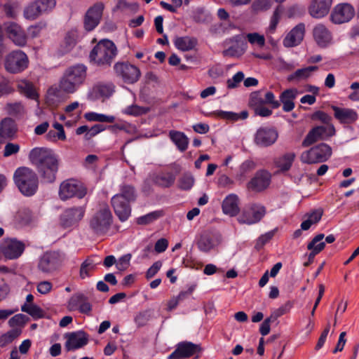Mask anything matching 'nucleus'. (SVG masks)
I'll list each match as a JSON object with an SVG mask.
<instances>
[{"label":"nucleus","instance_id":"nucleus-60","mask_svg":"<svg viewBox=\"0 0 359 359\" xmlns=\"http://www.w3.org/2000/svg\"><path fill=\"white\" fill-rule=\"evenodd\" d=\"M20 151V145L15 143L8 142L5 145L4 150V156L8 157L16 154Z\"/></svg>","mask_w":359,"mask_h":359},{"label":"nucleus","instance_id":"nucleus-41","mask_svg":"<svg viewBox=\"0 0 359 359\" xmlns=\"http://www.w3.org/2000/svg\"><path fill=\"white\" fill-rule=\"evenodd\" d=\"M96 264L90 258H87L81 265L79 276L81 279H85L90 276L89 272L95 269Z\"/></svg>","mask_w":359,"mask_h":359},{"label":"nucleus","instance_id":"nucleus-26","mask_svg":"<svg viewBox=\"0 0 359 359\" xmlns=\"http://www.w3.org/2000/svg\"><path fill=\"white\" fill-rule=\"evenodd\" d=\"M334 111V116L341 123L351 124L358 119V114L355 111L348 108H341L332 106Z\"/></svg>","mask_w":359,"mask_h":359},{"label":"nucleus","instance_id":"nucleus-35","mask_svg":"<svg viewBox=\"0 0 359 359\" xmlns=\"http://www.w3.org/2000/svg\"><path fill=\"white\" fill-rule=\"evenodd\" d=\"M169 136L181 151L187 149L189 140L183 133L171 130L169 133Z\"/></svg>","mask_w":359,"mask_h":359},{"label":"nucleus","instance_id":"nucleus-61","mask_svg":"<svg viewBox=\"0 0 359 359\" xmlns=\"http://www.w3.org/2000/svg\"><path fill=\"white\" fill-rule=\"evenodd\" d=\"M97 89L101 95L107 97L114 91V86L112 83L100 84Z\"/></svg>","mask_w":359,"mask_h":359},{"label":"nucleus","instance_id":"nucleus-17","mask_svg":"<svg viewBox=\"0 0 359 359\" xmlns=\"http://www.w3.org/2000/svg\"><path fill=\"white\" fill-rule=\"evenodd\" d=\"M265 214L264 206L255 205L244 210L238 220L241 224H252L259 222Z\"/></svg>","mask_w":359,"mask_h":359},{"label":"nucleus","instance_id":"nucleus-55","mask_svg":"<svg viewBox=\"0 0 359 359\" xmlns=\"http://www.w3.org/2000/svg\"><path fill=\"white\" fill-rule=\"evenodd\" d=\"M245 48L236 46H231L229 48L223 50L222 54L224 57H239L244 53Z\"/></svg>","mask_w":359,"mask_h":359},{"label":"nucleus","instance_id":"nucleus-21","mask_svg":"<svg viewBox=\"0 0 359 359\" xmlns=\"http://www.w3.org/2000/svg\"><path fill=\"white\" fill-rule=\"evenodd\" d=\"M332 0H311L309 7V14L314 18H321L330 11Z\"/></svg>","mask_w":359,"mask_h":359},{"label":"nucleus","instance_id":"nucleus-9","mask_svg":"<svg viewBox=\"0 0 359 359\" xmlns=\"http://www.w3.org/2000/svg\"><path fill=\"white\" fill-rule=\"evenodd\" d=\"M86 194V188L72 179L64 181L60 186L59 195L63 201L74 196L82 198Z\"/></svg>","mask_w":359,"mask_h":359},{"label":"nucleus","instance_id":"nucleus-38","mask_svg":"<svg viewBox=\"0 0 359 359\" xmlns=\"http://www.w3.org/2000/svg\"><path fill=\"white\" fill-rule=\"evenodd\" d=\"M32 211L27 208H20L15 215V221L20 225H27L33 220Z\"/></svg>","mask_w":359,"mask_h":359},{"label":"nucleus","instance_id":"nucleus-45","mask_svg":"<svg viewBox=\"0 0 359 359\" xmlns=\"http://www.w3.org/2000/svg\"><path fill=\"white\" fill-rule=\"evenodd\" d=\"M21 310L26 312L34 318H41L43 316L42 309L34 304H25L22 306Z\"/></svg>","mask_w":359,"mask_h":359},{"label":"nucleus","instance_id":"nucleus-58","mask_svg":"<svg viewBox=\"0 0 359 359\" xmlns=\"http://www.w3.org/2000/svg\"><path fill=\"white\" fill-rule=\"evenodd\" d=\"M161 214L158 212H150L144 216L140 217L137 219L138 224H147L154 221L160 217Z\"/></svg>","mask_w":359,"mask_h":359},{"label":"nucleus","instance_id":"nucleus-31","mask_svg":"<svg viewBox=\"0 0 359 359\" xmlns=\"http://www.w3.org/2000/svg\"><path fill=\"white\" fill-rule=\"evenodd\" d=\"M297 94L296 89H287L283 91L280 99L283 103V109L285 111H290L294 107L293 100L295 99Z\"/></svg>","mask_w":359,"mask_h":359},{"label":"nucleus","instance_id":"nucleus-11","mask_svg":"<svg viewBox=\"0 0 359 359\" xmlns=\"http://www.w3.org/2000/svg\"><path fill=\"white\" fill-rule=\"evenodd\" d=\"M104 8L103 3L97 2L87 11L83 20L84 29L86 31L90 32L98 25L103 14Z\"/></svg>","mask_w":359,"mask_h":359},{"label":"nucleus","instance_id":"nucleus-29","mask_svg":"<svg viewBox=\"0 0 359 359\" xmlns=\"http://www.w3.org/2000/svg\"><path fill=\"white\" fill-rule=\"evenodd\" d=\"M222 210L224 214L231 217L236 216L240 210L238 196L235 194L226 196L222 203Z\"/></svg>","mask_w":359,"mask_h":359},{"label":"nucleus","instance_id":"nucleus-50","mask_svg":"<svg viewBox=\"0 0 359 359\" xmlns=\"http://www.w3.org/2000/svg\"><path fill=\"white\" fill-rule=\"evenodd\" d=\"M272 6V0H255L252 5V9L256 11H265L269 10Z\"/></svg>","mask_w":359,"mask_h":359},{"label":"nucleus","instance_id":"nucleus-15","mask_svg":"<svg viewBox=\"0 0 359 359\" xmlns=\"http://www.w3.org/2000/svg\"><path fill=\"white\" fill-rule=\"evenodd\" d=\"M85 212V208L83 206L66 209L61 215L62 226L67 228L78 224L83 217Z\"/></svg>","mask_w":359,"mask_h":359},{"label":"nucleus","instance_id":"nucleus-46","mask_svg":"<svg viewBox=\"0 0 359 359\" xmlns=\"http://www.w3.org/2000/svg\"><path fill=\"white\" fill-rule=\"evenodd\" d=\"M151 318V311L149 310L144 311L137 313L134 320L137 326V327H142L145 326Z\"/></svg>","mask_w":359,"mask_h":359},{"label":"nucleus","instance_id":"nucleus-20","mask_svg":"<svg viewBox=\"0 0 359 359\" xmlns=\"http://www.w3.org/2000/svg\"><path fill=\"white\" fill-rule=\"evenodd\" d=\"M278 138V133L268 128H260L255 135V142L259 147H269Z\"/></svg>","mask_w":359,"mask_h":359},{"label":"nucleus","instance_id":"nucleus-40","mask_svg":"<svg viewBox=\"0 0 359 359\" xmlns=\"http://www.w3.org/2000/svg\"><path fill=\"white\" fill-rule=\"evenodd\" d=\"M84 117L89 121H98L111 123L115 121V117L113 116H107L102 114L95 112H88L84 114Z\"/></svg>","mask_w":359,"mask_h":359},{"label":"nucleus","instance_id":"nucleus-30","mask_svg":"<svg viewBox=\"0 0 359 359\" xmlns=\"http://www.w3.org/2000/svg\"><path fill=\"white\" fill-rule=\"evenodd\" d=\"M318 69L317 66H310L296 70L294 73L287 76V81L298 83L308 79L313 72Z\"/></svg>","mask_w":359,"mask_h":359},{"label":"nucleus","instance_id":"nucleus-52","mask_svg":"<svg viewBox=\"0 0 359 359\" xmlns=\"http://www.w3.org/2000/svg\"><path fill=\"white\" fill-rule=\"evenodd\" d=\"M264 99H262L260 92L255 91L250 94V100H249V106L252 109H255L261 105H264Z\"/></svg>","mask_w":359,"mask_h":359},{"label":"nucleus","instance_id":"nucleus-4","mask_svg":"<svg viewBox=\"0 0 359 359\" xmlns=\"http://www.w3.org/2000/svg\"><path fill=\"white\" fill-rule=\"evenodd\" d=\"M116 55L114 43L109 40H102L91 50L90 58L98 66L110 65Z\"/></svg>","mask_w":359,"mask_h":359},{"label":"nucleus","instance_id":"nucleus-32","mask_svg":"<svg viewBox=\"0 0 359 359\" xmlns=\"http://www.w3.org/2000/svg\"><path fill=\"white\" fill-rule=\"evenodd\" d=\"M218 245L217 241L208 233H203L201 236L197 245L199 250L204 252H208Z\"/></svg>","mask_w":359,"mask_h":359},{"label":"nucleus","instance_id":"nucleus-59","mask_svg":"<svg viewBox=\"0 0 359 359\" xmlns=\"http://www.w3.org/2000/svg\"><path fill=\"white\" fill-rule=\"evenodd\" d=\"M244 79V74L242 72H237L231 79L227 80V87L229 88H235Z\"/></svg>","mask_w":359,"mask_h":359},{"label":"nucleus","instance_id":"nucleus-36","mask_svg":"<svg viewBox=\"0 0 359 359\" xmlns=\"http://www.w3.org/2000/svg\"><path fill=\"white\" fill-rule=\"evenodd\" d=\"M175 45L177 49L182 51H188L193 49L196 45V40L189 36L177 37L175 39Z\"/></svg>","mask_w":359,"mask_h":359},{"label":"nucleus","instance_id":"nucleus-62","mask_svg":"<svg viewBox=\"0 0 359 359\" xmlns=\"http://www.w3.org/2000/svg\"><path fill=\"white\" fill-rule=\"evenodd\" d=\"M248 40L252 44L257 43L259 46H263L265 43V39L264 36L259 34L258 33H252L247 35Z\"/></svg>","mask_w":359,"mask_h":359},{"label":"nucleus","instance_id":"nucleus-22","mask_svg":"<svg viewBox=\"0 0 359 359\" xmlns=\"http://www.w3.org/2000/svg\"><path fill=\"white\" fill-rule=\"evenodd\" d=\"M111 203L114 210L115 214L118 216L120 220L126 221L130 215V202L121 199L120 196H114L111 198Z\"/></svg>","mask_w":359,"mask_h":359},{"label":"nucleus","instance_id":"nucleus-42","mask_svg":"<svg viewBox=\"0 0 359 359\" xmlns=\"http://www.w3.org/2000/svg\"><path fill=\"white\" fill-rule=\"evenodd\" d=\"M88 298L81 293H77L71 297L68 302V309L71 311L79 309Z\"/></svg>","mask_w":359,"mask_h":359},{"label":"nucleus","instance_id":"nucleus-48","mask_svg":"<svg viewBox=\"0 0 359 359\" xmlns=\"http://www.w3.org/2000/svg\"><path fill=\"white\" fill-rule=\"evenodd\" d=\"M283 11V8L281 6H278L275 11H273V15L271 19L270 25L269 27V31L271 33L274 32L280 18V15Z\"/></svg>","mask_w":359,"mask_h":359},{"label":"nucleus","instance_id":"nucleus-44","mask_svg":"<svg viewBox=\"0 0 359 359\" xmlns=\"http://www.w3.org/2000/svg\"><path fill=\"white\" fill-rule=\"evenodd\" d=\"M175 180V176L171 173L160 175L156 177L155 183L162 187L172 186Z\"/></svg>","mask_w":359,"mask_h":359},{"label":"nucleus","instance_id":"nucleus-39","mask_svg":"<svg viewBox=\"0 0 359 359\" xmlns=\"http://www.w3.org/2000/svg\"><path fill=\"white\" fill-rule=\"evenodd\" d=\"M324 237L325 236L323 233H319L314 236L307 245L308 250H313L316 254L323 251L325 248V243L322 241Z\"/></svg>","mask_w":359,"mask_h":359},{"label":"nucleus","instance_id":"nucleus-25","mask_svg":"<svg viewBox=\"0 0 359 359\" xmlns=\"http://www.w3.org/2000/svg\"><path fill=\"white\" fill-rule=\"evenodd\" d=\"M17 130V126L14 120L11 118H4L0 124V144H3L5 140L13 139Z\"/></svg>","mask_w":359,"mask_h":359},{"label":"nucleus","instance_id":"nucleus-1","mask_svg":"<svg viewBox=\"0 0 359 359\" xmlns=\"http://www.w3.org/2000/svg\"><path fill=\"white\" fill-rule=\"evenodd\" d=\"M29 159L45 182L55 181L59 168V159L53 150L43 147L34 148L30 151Z\"/></svg>","mask_w":359,"mask_h":359},{"label":"nucleus","instance_id":"nucleus-13","mask_svg":"<svg viewBox=\"0 0 359 359\" xmlns=\"http://www.w3.org/2000/svg\"><path fill=\"white\" fill-rule=\"evenodd\" d=\"M60 263V255L57 252H47L41 257L38 267L42 272L50 273L58 269Z\"/></svg>","mask_w":359,"mask_h":359},{"label":"nucleus","instance_id":"nucleus-8","mask_svg":"<svg viewBox=\"0 0 359 359\" xmlns=\"http://www.w3.org/2000/svg\"><path fill=\"white\" fill-rule=\"evenodd\" d=\"M335 133L333 125L316 126L308 133L302 142V146L307 147L318 141L327 140L334 135Z\"/></svg>","mask_w":359,"mask_h":359},{"label":"nucleus","instance_id":"nucleus-64","mask_svg":"<svg viewBox=\"0 0 359 359\" xmlns=\"http://www.w3.org/2000/svg\"><path fill=\"white\" fill-rule=\"evenodd\" d=\"M77 34L74 32H68L65 38L67 50H70L76 44Z\"/></svg>","mask_w":359,"mask_h":359},{"label":"nucleus","instance_id":"nucleus-47","mask_svg":"<svg viewBox=\"0 0 359 359\" xmlns=\"http://www.w3.org/2000/svg\"><path fill=\"white\" fill-rule=\"evenodd\" d=\"M194 184V178L189 173L184 174L179 179V187L184 190L190 189Z\"/></svg>","mask_w":359,"mask_h":359},{"label":"nucleus","instance_id":"nucleus-2","mask_svg":"<svg viewBox=\"0 0 359 359\" xmlns=\"http://www.w3.org/2000/svg\"><path fill=\"white\" fill-rule=\"evenodd\" d=\"M14 181L20 192L27 196L34 195L39 184L35 172L27 167L18 168L14 173Z\"/></svg>","mask_w":359,"mask_h":359},{"label":"nucleus","instance_id":"nucleus-10","mask_svg":"<svg viewBox=\"0 0 359 359\" xmlns=\"http://www.w3.org/2000/svg\"><path fill=\"white\" fill-rule=\"evenodd\" d=\"M115 73L118 76H121L123 81L127 83H134L137 82L140 76V69L127 62H117L114 66Z\"/></svg>","mask_w":359,"mask_h":359},{"label":"nucleus","instance_id":"nucleus-6","mask_svg":"<svg viewBox=\"0 0 359 359\" xmlns=\"http://www.w3.org/2000/svg\"><path fill=\"white\" fill-rule=\"evenodd\" d=\"M331 155V147L327 144L321 143L303 152L300 158L303 163L311 164L326 161Z\"/></svg>","mask_w":359,"mask_h":359},{"label":"nucleus","instance_id":"nucleus-49","mask_svg":"<svg viewBox=\"0 0 359 359\" xmlns=\"http://www.w3.org/2000/svg\"><path fill=\"white\" fill-rule=\"evenodd\" d=\"M218 114L223 118H226L228 120H232V121H236L239 118L245 119L248 116V113L245 110L243 111L240 114H236V113H233V112H228V111H220L218 113Z\"/></svg>","mask_w":359,"mask_h":359},{"label":"nucleus","instance_id":"nucleus-53","mask_svg":"<svg viewBox=\"0 0 359 359\" xmlns=\"http://www.w3.org/2000/svg\"><path fill=\"white\" fill-rule=\"evenodd\" d=\"M38 5L41 8L42 11L48 13L52 11L56 6L55 0H35Z\"/></svg>","mask_w":359,"mask_h":359},{"label":"nucleus","instance_id":"nucleus-24","mask_svg":"<svg viewBox=\"0 0 359 359\" xmlns=\"http://www.w3.org/2000/svg\"><path fill=\"white\" fill-rule=\"evenodd\" d=\"M305 33V25L299 23L295 26L285 36L283 44L285 47H293L297 46L304 39Z\"/></svg>","mask_w":359,"mask_h":359},{"label":"nucleus","instance_id":"nucleus-51","mask_svg":"<svg viewBox=\"0 0 359 359\" xmlns=\"http://www.w3.org/2000/svg\"><path fill=\"white\" fill-rule=\"evenodd\" d=\"M20 88L27 97L32 100L37 99L38 95L32 83L24 82L20 85Z\"/></svg>","mask_w":359,"mask_h":359},{"label":"nucleus","instance_id":"nucleus-23","mask_svg":"<svg viewBox=\"0 0 359 359\" xmlns=\"http://www.w3.org/2000/svg\"><path fill=\"white\" fill-rule=\"evenodd\" d=\"M271 175L265 170L258 171L255 176L249 182L248 187L255 191L265 189L270 184Z\"/></svg>","mask_w":359,"mask_h":359},{"label":"nucleus","instance_id":"nucleus-12","mask_svg":"<svg viewBox=\"0 0 359 359\" xmlns=\"http://www.w3.org/2000/svg\"><path fill=\"white\" fill-rule=\"evenodd\" d=\"M4 30L8 37L18 46H25L27 36L22 27L16 22H8L4 24Z\"/></svg>","mask_w":359,"mask_h":359},{"label":"nucleus","instance_id":"nucleus-54","mask_svg":"<svg viewBox=\"0 0 359 359\" xmlns=\"http://www.w3.org/2000/svg\"><path fill=\"white\" fill-rule=\"evenodd\" d=\"M149 108L141 107L137 105H131L126 107L123 112L128 115L139 116L149 111Z\"/></svg>","mask_w":359,"mask_h":359},{"label":"nucleus","instance_id":"nucleus-18","mask_svg":"<svg viewBox=\"0 0 359 359\" xmlns=\"http://www.w3.org/2000/svg\"><path fill=\"white\" fill-rule=\"evenodd\" d=\"M201 347L189 341L179 343L175 351L172 353L168 359H183L194 355L196 353L200 352Z\"/></svg>","mask_w":359,"mask_h":359},{"label":"nucleus","instance_id":"nucleus-33","mask_svg":"<svg viewBox=\"0 0 359 359\" xmlns=\"http://www.w3.org/2000/svg\"><path fill=\"white\" fill-rule=\"evenodd\" d=\"M44 14L36 1L29 4L23 11V16L29 20H34Z\"/></svg>","mask_w":359,"mask_h":359},{"label":"nucleus","instance_id":"nucleus-28","mask_svg":"<svg viewBox=\"0 0 359 359\" xmlns=\"http://www.w3.org/2000/svg\"><path fill=\"white\" fill-rule=\"evenodd\" d=\"M0 6L6 17L14 20L18 16L21 4L18 0H5Z\"/></svg>","mask_w":359,"mask_h":359},{"label":"nucleus","instance_id":"nucleus-37","mask_svg":"<svg viewBox=\"0 0 359 359\" xmlns=\"http://www.w3.org/2000/svg\"><path fill=\"white\" fill-rule=\"evenodd\" d=\"M294 158V153H287L278 158L275 163L281 170L286 171L290 168Z\"/></svg>","mask_w":359,"mask_h":359},{"label":"nucleus","instance_id":"nucleus-63","mask_svg":"<svg viewBox=\"0 0 359 359\" xmlns=\"http://www.w3.org/2000/svg\"><path fill=\"white\" fill-rule=\"evenodd\" d=\"M104 130V127L102 124H96L88 128V133L85 135V138L87 140H90L93 137L97 135L99 133L103 131Z\"/></svg>","mask_w":359,"mask_h":359},{"label":"nucleus","instance_id":"nucleus-5","mask_svg":"<svg viewBox=\"0 0 359 359\" xmlns=\"http://www.w3.org/2000/svg\"><path fill=\"white\" fill-rule=\"evenodd\" d=\"M112 223V215L108 205H104L90 220V227L97 234L105 233Z\"/></svg>","mask_w":359,"mask_h":359},{"label":"nucleus","instance_id":"nucleus-16","mask_svg":"<svg viewBox=\"0 0 359 359\" xmlns=\"http://www.w3.org/2000/svg\"><path fill=\"white\" fill-rule=\"evenodd\" d=\"M354 14V8L350 4H341L334 8L330 18L334 23L341 24L349 21Z\"/></svg>","mask_w":359,"mask_h":359},{"label":"nucleus","instance_id":"nucleus-57","mask_svg":"<svg viewBox=\"0 0 359 359\" xmlns=\"http://www.w3.org/2000/svg\"><path fill=\"white\" fill-rule=\"evenodd\" d=\"M291 307L292 304L290 302H287L284 306L275 310L269 317L274 322L278 319V317L287 313L291 309Z\"/></svg>","mask_w":359,"mask_h":359},{"label":"nucleus","instance_id":"nucleus-27","mask_svg":"<svg viewBox=\"0 0 359 359\" xmlns=\"http://www.w3.org/2000/svg\"><path fill=\"white\" fill-rule=\"evenodd\" d=\"M313 36L316 43L321 48L326 47L332 41V34L323 24L314 27Z\"/></svg>","mask_w":359,"mask_h":359},{"label":"nucleus","instance_id":"nucleus-19","mask_svg":"<svg viewBox=\"0 0 359 359\" xmlns=\"http://www.w3.org/2000/svg\"><path fill=\"white\" fill-rule=\"evenodd\" d=\"M65 347L67 351L80 348L88 344V336L83 331L67 333Z\"/></svg>","mask_w":359,"mask_h":359},{"label":"nucleus","instance_id":"nucleus-34","mask_svg":"<svg viewBox=\"0 0 359 359\" xmlns=\"http://www.w3.org/2000/svg\"><path fill=\"white\" fill-rule=\"evenodd\" d=\"M114 196H120L121 199L133 203L136 200L137 194L133 186L123 184L120 187V192Z\"/></svg>","mask_w":359,"mask_h":359},{"label":"nucleus","instance_id":"nucleus-3","mask_svg":"<svg viewBox=\"0 0 359 359\" xmlns=\"http://www.w3.org/2000/svg\"><path fill=\"white\" fill-rule=\"evenodd\" d=\"M86 76V68L78 65L69 67L60 82V88L67 93H73L83 83Z\"/></svg>","mask_w":359,"mask_h":359},{"label":"nucleus","instance_id":"nucleus-56","mask_svg":"<svg viewBox=\"0 0 359 359\" xmlns=\"http://www.w3.org/2000/svg\"><path fill=\"white\" fill-rule=\"evenodd\" d=\"M29 318L26 315L20 313L13 316L8 320V324L11 327H15L16 325H23L27 322Z\"/></svg>","mask_w":359,"mask_h":359},{"label":"nucleus","instance_id":"nucleus-43","mask_svg":"<svg viewBox=\"0 0 359 359\" xmlns=\"http://www.w3.org/2000/svg\"><path fill=\"white\" fill-rule=\"evenodd\" d=\"M20 334V330L13 329L2 334L0 337V346L4 347L6 345L11 343L15 339L19 337Z\"/></svg>","mask_w":359,"mask_h":359},{"label":"nucleus","instance_id":"nucleus-7","mask_svg":"<svg viewBox=\"0 0 359 359\" xmlns=\"http://www.w3.org/2000/svg\"><path fill=\"white\" fill-rule=\"evenodd\" d=\"M29 63L27 55L22 50H13L6 56L4 66L7 72L17 74L25 69Z\"/></svg>","mask_w":359,"mask_h":359},{"label":"nucleus","instance_id":"nucleus-14","mask_svg":"<svg viewBox=\"0 0 359 359\" xmlns=\"http://www.w3.org/2000/svg\"><path fill=\"white\" fill-rule=\"evenodd\" d=\"M3 255L8 259H16L25 250V245L15 238H6L1 246Z\"/></svg>","mask_w":359,"mask_h":359}]
</instances>
